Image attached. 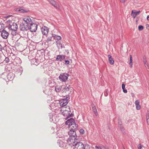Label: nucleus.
<instances>
[{
    "mask_svg": "<svg viewBox=\"0 0 149 149\" xmlns=\"http://www.w3.org/2000/svg\"><path fill=\"white\" fill-rule=\"evenodd\" d=\"M140 12V11L135 12V10H133L132 12L131 15L134 18H135L136 16L138 15Z\"/></svg>",
    "mask_w": 149,
    "mask_h": 149,
    "instance_id": "obj_17",
    "label": "nucleus"
},
{
    "mask_svg": "<svg viewBox=\"0 0 149 149\" xmlns=\"http://www.w3.org/2000/svg\"><path fill=\"white\" fill-rule=\"evenodd\" d=\"M59 43H61L60 42H58V41L56 42V45H57L58 47H60V45H59Z\"/></svg>",
    "mask_w": 149,
    "mask_h": 149,
    "instance_id": "obj_43",
    "label": "nucleus"
},
{
    "mask_svg": "<svg viewBox=\"0 0 149 149\" xmlns=\"http://www.w3.org/2000/svg\"><path fill=\"white\" fill-rule=\"evenodd\" d=\"M109 93V91H106L104 93V95L105 96H107L108 95V93Z\"/></svg>",
    "mask_w": 149,
    "mask_h": 149,
    "instance_id": "obj_39",
    "label": "nucleus"
},
{
    "mask_svg": "<svg viewBox=\"0 0 149 149\" xmlns=\"http://www.w3.org/2000/svg\"><path fill=\"white\" fill-rule=\"evenodd\" d=\"M16 10L19 13H27L28 12V10H26L23 8L22 7L17 8Z\"/></svg>",
    "mask_w": 149,
    "mask_h": 149,
    "instance_id": "obj_19",
    "label": "nucleus"
},
{
    "mask_svg": "<svg viewBox=\"0 0 149 149\" xmlns=\"http://www.w3.org/2000/svg\"><path fill=\"white\" fill-rule=\"evenodd\" d=\"M62 88V86H56L55 87L56 91L57 92H59Z\"/></svg>",
    "mask_w": 149,
    "mask_h": 149,
    "instance_id": "obj_24",
    "label": "nucleus"
},
{
    "mask_svg": "<svg viewBox=\"0 0 149 149\" xmlns=\"http://www.w3.org/2000/svg\"><path fill=\"white\" fill-rule=\"evenodd\" d=\"M77 130H70L68 132V134L70 136L74 139V141L76 142V141H79V137L77 136L76 131Z\"/></svg>",
    "mask_w": 149,
    "mask_h": 149,
    "instance_id": "obj_3",
    "label": "nucleus"
},
{
    "mask_svg": "<svg viewBox=\"0 0 149 149\" xmlns=\"http://www.w3.org/2000/svg\"><path fill=\"white\" fill-rule=\"evenodd\" d=\"M37 25L35 23H30V26H29V29L32 32H36L37 29Z\"/></svg>",
    "mask_w": 149,
    "mask_h": 149,
    "instance_id": "obj_9",
    "label": "nucleus"
},
{
    "mask_svg": "<svg viewBox=\"0 0 149 149\" xmlns=\"http://www.w3.org/2000/svg\"><path fill=\"white\" fill-rule=\"evenodd\" d=\"M36 63H35V64L36 65H38V63L37 62V61L36 60Z\"/></svg>",
    "mask_w": 149,
    "mask_h": 149,
    "instance_id": "obj_51",
    "label": "nucleus"
},
{
    "mask_svg": "<svg viewBox=\"0 0 149 149\" xmlns=\"http://www.w3.org/2000/svg\"><path fill=\"white\" fill-rule=\"evenodd\" d=\"M69 76V74L63 73L61 74L58 78L60 81L62 82H65L67 81Z\"/></svg>",
    "mask_w": 149,
    "mask_h": 149,
    "instance_id": "obj_4",
    "label": "nucleus"
},
{
    "mask_svg": "<svg viewBox=\"0 0 149 149\" xmlns=\"http://www.w3.org/2000/svg\"><path fill=\"white\" fill-rule=\"evenodd\" d=\"M95 148L96 149H102L101 147L100 146H95Z\"/></svg>",
    "mask_w": 149,
    "mask_h": 149,
    "instance_id": "obj_44",
    "label": "nucleus"
},
{
    "mask_svg": "<svg viewBox=\"0 0 149 149\" xmlns=\"http://www.w3.org/2000/svg\"><path fill=\"white\" fill-rule=\"evenodd\" d=\"M147 19L148 20H149V15H148L147 17Z\"/></svg>",
    "mask_w": 149,
    "mask_h": 149,
    "instance_id": "obj_52",
    "label": "nucleus"
},
{
    "mask_svg": "<svg viewBox=\"0 0 149 149\" xmlns=\"http://www.w3.org/2000/svg\"><path fill=\"white\" fill-rule=\"evenodd\" d=\"M68 50H66V52H68Z\"/></svg>",
    "mask_w": 149,
    "mask_h": 149,
    "instance_id": "obj_55",
    "label": "nucleus"
},
{
    "mask_svg": "<svg viewBox=\"0 0 149 149\" xmlns=\"http://www.w3.org/2000/svg\"><path fill=\"white\" fill-rule=\"evenodd\" d=\"M143 26L142 25H139L138 27V29L139 31H141L143 29Z\"/></svg>",
    "mask_w": 149,
    "mask_h": 149,
    "instance_id": "obj_31",
    "label": "nucleus"
},
{
    "mask_svg": "<svg viewBox=\"0 0 149 149\" xmlns=\"http://www.w3.org/2000/svg\"><path fill=\"white\" fill-rule=\"evenodd\" d=\"M57 143L59 146L61 148L63 147L65 145V143L61 139L58 140Z\"/></svg>",
    "mask_w": 149,
    "mask_h": 149,
    "instance_id": "obj_18",
    "label": "nucleus"
},
{
    "mask_svg": "<svg viewBox=\"0 0 149 149\" xmlns=\"http://www.w3.org/2000/svg\"><path fill=\"white\" fill-rule=\"evenodd\" d=\"M65 125H68L70 128V130H77L78 125L75 122L74 119L70 118L68 119L65 122Z\"/></svg>",
    "mask_w": 149,
    "mask_h": 149,
    "instance_id": "obj_1",
    "label": "nucleus"
},
{
    "mask_svg": "<svg viewBox=\"0 0 149 149\" xmlns=\"http://www.w3.org/2000/svg\"><path fill=\"white\" fill-rule=\"evenodd\" d=\"M139 149H140V148H139Z\"/></svg>",
    "mask_w": 149,
    "mask_h": 149,
    "instance_id": "obj_57",
    "label": "nucleus"
},
{
    "mask_svg": "<svg viewBox=\"0 0 149 149\" xmlns=\"http://www.w3.org/2000/svg\"><path fill=\"white\" fill-rule=\"evenodd\" d=\"M59 45H60V47H61V48H62L63 47H64V46H63L62 45V44H61V43H59Z\"/></svg>",
    "mask_w": 149,
    "mask_h": 149,
    "instance_id": "obj_49",
    "label": "nucleus"
},
{
    "mask_svg": "<svg viewBox=\"0 0 149 149\" xmlns=\"http://www.w3.org/2000/svg\"><path fill=\"white\" fill-rule=\"evenodd\" d=\"M125 84H123H123H122V89H125Z\"/></svg>",
    "mask_w": 149,
    "mask_h": 149,
    "instance_id": "obj_41",
    "label": "nucleus"
},
{
    "mask_svg": "<svg viewBox=\"0 0 149 149\" xmlns=\"http://www.w3.org/2000/svg\"><path fill=\"white\" fill-rule=\"evenodd\" d=\"M108 60L109 63L111 65H113L114 63V61H113V58L110 55H108Z\"/></svg>",
    "mask_w": 149,
    "mask_h": 149,
    "instance_id": "obj_21",
    "label": "nucleus"
},
{
    "mask_svg": "<svg viewBox=\"0 0 149 149\" xmlns=\"http://www.w3.org/2000/svg\"><path fill=\"white\" fill-rule=\"evenodd\" d=\"M52 36L54 39H56L58 40H61V37L58 36H57L54 34H52Z\"/></svg>",
    "mask_w": 149,
    "mask_h": 149,
    "instance_id": "obj_23",
    "label": "nucleus"
},
{
    "mask_svg": "<svg viewBox=\"0 0 149 149\" xmlns=\"http://www.w3.org/2000/svg\"><path fill=\"white\" fill-rule=\"evenodd\" d=\"M75 142L76 143L74 144V149H84V145L82 143L78 140Z\"/></svg>",
    "mask_w": 149,
    "mask_h": 149,
    "instance_id": "obj_6",
    "label": "nucleus"
},
{
    "mask_svg": "<svg viewBox=\"0 0 149 149\" xmlns=\"http://www.w3.org/2000/svg\"><path fill=\"white\" fill-rule=\"evenodd\" d=\"M147 118V123L149 125V118Z\"/></svg>",
    "mask_w": 149,
    "mask_h": 149,
    "instance_id": "obj_47",
    "label": "nucleus"
},
{
    "mask_svg": "<svg viewBox=\"0 0 149 149\" xmlns=\"http://www.w3.org/2000/svg\"><path fill=\"white\" fill-rule=\"evenodd\" d=\"M84 149H91L90 146L87 144H85L84 145Z\"/></svg>",
    "mask_w": 149,
    "mask_h": 149,
    "instance_id": "obj_27",
    "label": "nucleus"
},
{
    "mask_svg": "<svg viewBox=\"0 0 149 149\" xmlns=\"http://www.w3.org/2000/svg\"><path fill=\"white\" fill-rule=\"evenodd\" d=\"M135 104L136 105L140 104V101L139 100H137L135 101Z\"/></svg>",
    "mask_w": 149,
    "mask_h": 149,
    "instance_id": "obj_34",
    "label": "nucleus"
},
{
    "mask_svg": "<svg viewBox=\"0 0 149 149\" xmlns=\"http://www.w3.org/2000/svg\"><path fill=\"white\" fill-rule=\"evenodd\" d=\"M119 127L120 128L121 131L123 132V133H125V132L124 131V128L122 125L119 126Z\"/></svg>",
    "mask_w": 149,
    "mask_h": 149,
    "instance_id": "obj_30",
    "label": "nucleus"
},
{
    "mask_svg": "<svg viewBox=\"0 0 149 149\" xmlns=\"http://www.w3.org/2000/svg\"><path fill=\"white\" fill-rule=\"evenodd\" d=\"M72 90V87L69 85H67L64 86L61 91L62 93H67L68 95L70 93L71 90Z\"/></svg>",
    "mask_w": 149,
    "mask_h": 149,
    "instance_id": "obj_7",
    "label": "nucleus"
},
{
    "mask_svg": "<svg viewBox=\"0 0 149 149\" xmlns=\"http://www.w3.org/2000/svg\"><path fill=\"white\" fill-rule=\"evenodd\" d=\"M18 26L17 24L15 22H13L12 24H9L8 29H11L14 31H15L17 30Z\"/></svg>",
    "mask_w": 149,
    "mask_h": 149,
    "instance_id": "obj_10",
    "label": "nucleus"
},
{
    "mask_svg": "<svg viewBox=\"0 0 149 149\" xmlns=\"http://www.w3.org/2000/svg\"><path fill=\"white\" fill-rule=\"evenodd\" d=\"M104 148V149H109L108 148Z\"/></svg>",
    "mask_w": 149,
    "mask_h": 149,
    "instance_id": "obj_54",
    "label": "nucleus"
},
{
    "mask_svg": "<svg viewBox=\"0 0 149 149\" xmlns=\"http://www.w3.org/2000/svg\"><path fill=\"white\" fill-rule=\"evenodd\" d=\"M65 64L69 65L70 63V61L68 60H65Z\"/></svg>",
    "mask_w": 149,
    "mask_h": 149,
    "instance_id": "obj_38",
    "label": "nucleus"
},
{
    "mask_svg": "<svg viewBox=\"0 0 149 149\" xmlns=\"http://www.w3.org/2000/svg\"><path fill=\"white\" fill-rule=\"evenodd\" d=\"M53 37H52V36H49L48 37L46 41V42H48L49 41H51L52 40V39Z\"/></svg>",
    "mask_w": 149,
    "mask_h": 149,
    "instance_id": "obj_28",
    "label": "nucleus"
},
{
    "mask_svg": "<svg viewBox=\"0 0 149 149\" xmlns=\"http://www.w3.org/2000/svg\"><path fill=\"white\" fill-rule=\"evenodd\" d=\"M23 19L24 21V23H26L28 24H29V25L32 22L31 19L29 17H25Z\"/></svg>",
    "mask_w": 149,
    "mask_h": 149,
    "instance_id": "obj_15",
    "label": "nucleus"
},
{
    "mask_svg": "<svg viewBox=\"0 0 149 149\" xmlns=\"http://www.w3.org/2000/svg\"><path fill=\"white\" fill-rule=\"evenodd\" d=\"M79 132L80 133L82 134H83L84 133V130L82 129H81L80 130Z\"/></svg>",
    "mask_w": 149,
    "mask_h": 149,
    "instance_id": "obj_35",
    "label": "nucleus"
},
{
    "mask_svg": "<svg viewBox=\"0 0 149 149\" xmlns=\"http://www.w3.org/2000/svg\"><path fill=\"white\" fill-rule=\"evenodd\" d=\"M15 76V75L12 72H10L8 74L7 77L9 81H11L13 80Z\"/></svg>",
    "mask_w": 149,
    "mask_h": 149,
    "instance_id": "obj_14",
    "label": "nucleus"
},
{
    "mask_svg": "<svg viewBox=\"0 0 149 149\" xmlns=\"http://www.w3.org/2000/svg\"><path fill=\"white\" fill-rule=\"evenodd\" d=\"M66 108H67V110H64V111L61 112L63 116L66 117L65 120H67L69 118L73 116L74 114L72 113L70 114V109L68 106H66Z\"/></svg>",
    "mask_w": 149,
    "mask_h": 149,
    "instance_id": "obj_2",
    "label": "nucleus"
},
{
    "mask_svg": "<svg viewBox=\"0 0 149 149\" xmlns=\"http://www.w3.org/2000/svg\"><path fill=\"white\" fill-rule=\"evenodd\" d=\"M4 28V24L1 22H0V32Z\"/></svg>",
    "mask_w": 149,
    "mask_h": 149,
    "instance_id": "obj_26",
    "label": "nucleus"
},
{
    "mask_svg": "<svg viewBox=\"0 0 149 149\" xmlns=\"http://www.w3.org/2000/svg\"><path fill=\"white\" fill-rule=\"evenodd\" d=\"M14 61L13 62V63L15 64V62L16 64H20L22 62L21 60L19 58H15L14 60Z\"/></svg>",
    "mask_w": 149,
    "mask_h": 149,
    "instance_id": "obj_22",
    "label": "nucleus"
},
{
    "mask_svg": "<svg viewBox=\"0 0 149 149\" xmlns=\"http://www.w3.org/2000/svg\"><path fill=\"white\" fill-rule=\"evenodd\" d=\"M92 109L93 112L95 113H97V111L95 106H94L92 107Z\"/></svg>",
    "mask_w": 149,
    "mask_h": 149,
    "instance_id": "obj_32",
    "label": "nucleus"
},
{
    "mask_svg": "<svg viewBox=\"0 0 149 149\" xmlns=\"http://www.w3.org/2000/svg\"><path fill=\"white\" fill-rule=\"evenodd\" d=\"M3 48V47L0 44V51H1Z\"/></svg>",
    "mask_w": 149,
    "mask_h": 149,
    "instance_id": "obj_45",
    "label": "nucleus"
},
{
    "mask_svg": "<svg viewBox=\"0 0 149 149\" xmlns=\"http://www.w3.org/2000/svg\"><path fill=\"white\" fill-rule=\"evenodd\" d=\"M20 28L22 31H25L29 30V24L26 23L22 22L20 25Z\"/></svg>",
    "mask_w": 149,
    "mask_h": 149,
    "instance_id": "obj_8",
    "label": "nucleus"
},
{
    "mask_svg": "<svg viewBox=\"0 0 149 149\" xmlns=\"http://www.w3.org/2000/svg\"><path fill=\"white\" fill-rule=\"evenodd\" d=\"M146 28L148 29L149 30V24H147L146 25Z\"/></svg>",
    "mask_w": 149,
    "mask_h": 149,
    "instance_id": "obj_48",
    "label": "nucleus"
},
{
    "mask_svg": "<svg viewBox=\"0 0 149 149\" xmlns=\"http://www.w3.org/2000/svg\"><path fill=\"white\" fill-rule=\"evenodd\" d=\"M65 58V56L63 55H59L56 56V61H62Z\"/></svg>",
    "mask_w": 149,
    "mask_h": 149,
    "instance_id": "obj_13",
    "label": "nucleus"
},
{
    "mask_svg": "<svg viewBox=\"0 0 149 149\" xmlns=\"http://www.w3.org/2000/svg\"><path fill=\"white\" fill-rule=\"evenodd\" d=\"M123 92L125 93H126L127 92V91L126 89H123Z\"/></svg>",
    "mask_w": 149,
    "mask_h": 149,
    "instance_id": "obj_46",
    "label": "nucleus"
},
{
    "mask_svg": "<svg viewBox=\"0 0 149 149\" xmlns=\"http://www.w3.org/2000/svg\"><path fill=\"white\" fill-rule=\"evenodd\" d=\"M3 79H4L5 80H6L4 78H3Z\"/></svg>",
    "mask_w": 149,
    "mask_h": 149,
    "instance_id": "obj_56",
    "label": "nucleus"
},
{
    "mask_svg": "<svg viewBox=\"0 0 149 149\" xmlns=\"http://www.w3.org/2000/svg\"><path fill=\"white\" fill-rule=\"evenodd\" d=\"M9 34V33L8 32L4 29H3L2 30L1 35L3 38L4 39H6L7 38Z\"/></svg>",
    "mask_w": 149,
    "mask_h": 149,
    "instance_id": "obj_12",
    "label": "nucleus"
},
{
    "mask_svg": "<svg viewBox=\"0 0 149 149\" xmlns=\"http://www.w3.org/2000/svg\"><path fill=\"white\" fill-rule=\"evenodd\" d=\"M132 56L131 55H130V63L129 64L130 67L132 68Z\"/></svg>",
    "mask_w": 149,
    "mask_h": 149,
    "instance_id": "obj_25",
    "label": "nucleus"
},
{
    "mask_svg": "<svg viewBox=\"0 0 149 149\" xmlns=\"http://www.w3.org/2000/svg\"><path fill=\"white\" fill-rule=\"evenodd\" d=\"M149 118V110H148L147 111L146 118Z\"/></svg>",
    "mask_w": 149,
    "mask_h": 149,
    "instance_id": "obj_40",
    "label": "nucleus"
},
{
    "mask_svg": "<svg viewBox=\"0 0 149 149\" xmlns=\"http://www.w3.org/2000/svg\"><path fill=\"white\" fill-rule=\"evenodd\" d=\"M138 146H139V147H138L139 148L141 149L142 148V146L141 144H139L138 145Z\"/></svg>",
    "mask_w": 149,
    "mask_h": 149,
    "instance_id": "obj_42",
    "label": "nucleus"
},
{
    "mask_svg": "<svg viewBox=\"0 0 149 149\" xmlns=\"http://www.w3.org/2000/svg\"><path fill=\"white\" fill-rule=\"evenodd\" d=\"M145 66L146 67H148V68H149L148 65L147 64H146V65L145 63Z\"/></svg>",
    "mask_w": 149,
    "mask_h": 149,
    "instance_id": "obj_53",
    "label": "nucleus"
},
{
    "mask_svg": "<svg viewBox=\"0 0 149 149\" xmlns=\"http://www.w3.org/2000/svg\"><path fill=\"white\" fill-rule=\"evenodd\" d=\"M136 109L137 110H139L141 108V106L140 104L136 105Z\"/></svg>",
    "mask_w": 149,
    "mask_h": 149,
    "instance_id": "obj_36",
    "label": "nucleus"
},
{
    "mask_svg": "<svg viewBox=\"0 0 149 149\" xmlns=\"http://www.w3.org/2000/svg\"><path fill=\"white\" fill-rule=\"evenodd\" d=\"M70 99L69 96H66L65 98L61 99L59 101L60 106L61 107L67 106L66 105L68 102V100Z\"/></svg>",
    "mask_w": 149,
    "mask_h": 149,
    "instance_id": "obj_5",
    "label": "nucleus"
},
{
    "mask_svg": "<svg viewBox=\"0 0 149 149\" xmlns=\"http://www.w3.org/2000/svg\"><path fill=\"white\" fill-rule=\"evenodd\" d=\"M41 32L43 35L46 36L49 32L48 28L45 26H43L41 29Z\"/></svg>",
    "mask_w": 149,
    "mask_h": 149,
    "instance_id": "obj_11",
    "label": "nucleus"
},
{
    "mask_svg": "<svg viewBox=\"0 0 149 149\" xmlns=\"http://www.w3.org/2000/svg\"><path fill=\"white\" fill-rule=\"evenodd\" d=\"M118 124L119 126L122 125V121L121 120L120 118H118Z\"/></svg>",
    "mask_w": 149,
    "mask_h": 149,
    "instance_id": "obj_37",
    "label": "nucleus"
},
{
    "mask_svg": "<svg viewBox=\"0 0 149 149\" xmlns=\"http://www.w3.org/2000/svg\"><path fill=\"white\" fill-rule=\"evenodd\" d=\"M120 1L122 3H123L124 2L125 0H120Z\"/></svg>",
    "mask_w": 149,
    "mask_h": 149,
    "instance_id": "obj_50",
    "label": "nucleus"
},
{
    "mask_svg": "<svg viewBox=\"0 0 149 149\" xmlns=\"http://www.w3.org/2000/svg\"><path fill=\"white\" fill-rule=\"evenodd\" d=\"M61 109H60L61 112L64 111V110L65 111L67 110V108H66V106L61 107Z\"/></svg>",
    "mask_w": 149,
    "mask_h": 149,
    "instance_id": "obj_29",
    "label": "nucleus"
},
{
    "mask_svg": "<svg viewBox=\"0 0 149 149\" xmlns=\"http://www.w3.org/2000/svg\"><path fill=\"white\" fill-rule=\"evenodd\" d=\"M10 57L9 56V58L6 57L5 58L4 60V61H5L6 63H8L10 61L9 57Z\"/></svg>",
    "mask_w": 149,
    "mask_h": 149,
    "instance_id": "obj_33",
    "label": "nucleus"
},
{
    "mask_svg": "<svg viewBox=\"0 0 149 149\" xmlns=\"http://www.w3.org/2000/svg\"><path fill=\"white\" fill-rule=\"evenodd\" d=\"M67 142L69 145L71 144L72 143H74L76 142L74 141V139L70 137V136L69 138L67 140Z\"/></svg>",
    "mask_w": 149,
    "mask_h": 149,
    "instance_id": "obj_20",
    "label": "nucleus"
},
{
    "mask_svg": "<svg viewBox=\"0 0 149 149\" xmlns=\"http://www.w3.org/2000/svg\"><path fill=\"white\" fill-rule=\"evenodd\" d=\"M49 2L55 8L57 9L59 6L58 3L54 0H48Z\"/></svg>",
    "mask_w": 149,
    "mask_h": 149,
    "instance_id": "obj_16",
    "label": "nucleus"
}]
</instances>
